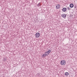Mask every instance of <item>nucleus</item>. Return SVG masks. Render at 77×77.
<instances>
[{
    "label": "nucleus",
    "instance_id": "nucleus-1",
    "mask_svg": "<svg viewBox=\"0 0 77 77\" xmlns=\"http://www.w3.org/2000/svg\"><path fill=\"white\" fill-rule=\"evenodd\" d=\"M51 50H49L47 52H45V53L46 56H48L49 54L51 53Z\"/></svg>",
    "mask_w": 77,
    "mask_h": 77
},
{
    "label": "nucleus",
    "instance_id": "nucleus-2",
    "mask_svg": "<svg viewBox=\"0 0 77 77\" xmlns=\"http://www.w3.org/2000/svg\"><path fill=\"white\" fill-rule=\"evenodd\" d=\"M66 63V62L64 60H61L60 62V64L62 65H65V64Z\"/></svg>",
    "mask_w": 77,
    "mask_h": 77
},
{
    "label": "nucleus",
    "instance_id": "nucleus-3",
    "mask_svg": "<svg viewBox=\"0 0 77 77\" xmlns=\"http://www.w3.org/2000/svg\"><path fill=\"white\" fill-rule=\"evenodd\" d=\"M35 36L36 38H38L40 36V34L38 32H37L36 33Z\"/></svg>",
    "mask_w": 77,
    "mask_h": 77
},
{
    "label": "nucleus",
    "instance_id": "nucleus-4",
    "mask_svg": "<svg viewBox=\"0 0 77 77\" xmlns=\"http://www.w3.org/2000/svg\"><path fill=\"white\" fill-rule=\"evenodd\" d=\"M61 16L62 17H63V18H65V17H66V15L65 14H62Z\"/></svg>",
    "mask_w": 77,
    "mask_h": 77
},
{
    "label": "nucleus",
    "instance_id": "nucleus-5",
    "mask_svg": "<svg viewBox=\"0 0 77 77\" xmlns=\"http://www.w3.org/2000/svg\"><path fill=\"white\" fill-rule=\"evenodd\" d=\"M74 7V5L72 4H71L70 5V7L71 8H72Z\"/></svg>",
    "mask_w": 77,
    "mask_h": 77
},
{
    "label": "nucleus",
    "instance_id": "nucleus-6",
    "mask_svg": "<svg viewBox=\"0 0 77 77\" xmlns=\"http://www.w3.org/2000/svg\"><path fill=\"white\" fill-rule=\"evenodd\" d=\"M62 11L63 12H65L66 11V8H63L62 9Z\"/></svg>",
    "mask_w": 77,
    "mask_h": 77
},
{
    "label": "nucleus",
    "instance_id": "nucleus-7",
    "mask_svg": "<svg viewBox=\"0 0 77 77\" xmlns=\"http://www.w3.org/2000/svg\"><path fill=\"white\" fill-rule=\"evenodd\" d=\"M56 8L57 9H59V8H60V5L58 4L57 6H56Z\"/></svg>",
    "mask_w": 77,
    "mask_h": 77
},
{
    "label": "nucleus",
    "instance_id": "nucleus-8",
    "mask_svg": "<svg viewBox=\"0 0 77 77\" xmlns=\"http://www.w3.org/2000/svg\"><path fill=\"white\" fill-rule=\"evenodd\" d=\"M65 75H66L68 76L69 75V73L68 72H66L65 73Z\"/></svg>",
    "mask_w": 77,
    "mask_h": 77
},
{
    "label": "nucleus",
    "instance_id": "nucleus-9",
    "mask_svg": "<svg viewBox=\"0 0 77 77\" xmlns=\"http://www.w3.org/2000/svg\"><path fill=\"white\" fill-rule=\"evenodd\" d=\"M6 60H7V58H5L4 59V61H6Z\"/></svg>",
    "mask_w": 77,
    "mask_h": 77
},
{
    "label": "nucleus",
    "instance_id": "nucleus-10",
    "mask_svg": "<svg viewBox=\"0 0 77 77\" xmlns=\"http://www.w3.org/2000/svg\"><path fill=\"white\" fill-rule=\"evenodd\" d=\"M47 56V55H46V54H43V55H42V56L43 57H45V56Z\"/></svg>",
    "mask_w": 77,
    "mask_h": 77
},
{
    "label": "nucleus",
    "instance_id": "nucleus-11",
    "mask_svg": "<svg viewBox=\"0 0 77 77\" xmlns=\"http://www.w3.org/2000/svg\"><path fill=\"white\" fill-rule=\"evenodd\" d=\"M41 3H38V6H41Z\"/></svg>",
    "mask_w": 77,
    "mask_h": 77
},
{
    "label": "nucleus",
    "instance_id": "nucleus-12",
    "mask_svg": "<svg viewBox=\"0 0 77 77\" xmlns=\"http://www.w3.org/2000/svg\"><path fill=\"white\" fill-rule=\"evenodd\" d=\"M40 73H37V75L39 76V75H40Z\"/></svg>",
    "mask_w": 77,
    "mask_h": 77
},
{
    "label": "nucleus",
    "instance_id": "nucleus-13",
    "mask_svg": "<svg viewBox=\"0 0 77 77\" xmlns=\"http://www.w3.org/2000/svg\"><path fill=\"white\" fill-rule=\"evenodd\" d=\"M67 9H68L69 10V9H70V8H69V7H67Z\"/></svg>",
    "mask_w": 77,
    "mask_h": 77
},
{
    "label": "nucleus",
    "instance_id": "nucleus-14",
    "mask_svg": "<svg viewBox=\"0 0 77 77\" xmlns=\"http://www.w3.org/2000/svg\"><path fill=\"white\" fill-rule=\"evenodd\" d=\"M75 8H76V6H75Z\"/></svg>",
    "mask_w": 77,
    "mask_h": 77
}]
</instances>
